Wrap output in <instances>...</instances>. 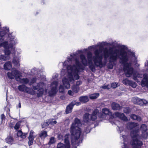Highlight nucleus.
<instances>
[{
  "label": "nucleus",
  "instance_id": "obj_1",
  "mask_svg": "<svg viewBox=\"0 0 148 148\" xmlns=\"http://www.w3.org/2000/svg\"><path fill=\"white\" fill-rule=\"evenodd\" d=\"M102 42L97 45H95L88 47L89 49H95L97 47H99V49H97L94 51L95 56H92V53L90 51H88L87 53V58L88 62L84 55L81 54L80 58L82 64L84 66H86L88 63L89 67L92 72H95V66L101 68L105 66L107 63V58H109V64L108 68L112 69L113 68L114 65L117 61L118 59H120L121 63L124 64V70L126 76L130 77L133 75V79L137 81V77H139V75H137L136 72L134 71L133 67H131V64L127 63L131 57L135 56L134 53L131 51H127L128 48L125 45H121L118 49H114L110 47L108 49L105 48L103 51L104 61L103 62V58L99 54L102 51L103 46L102 44H103Z\"/></svg>",
  "mask_w": 148,
  "mask_h": 148
},
{
  "label": "nucleus",
  "instance_id": "obj_2",
  "mask_svg": "<svg viewBox=\"0 0 148 148\" xmlns=\"http://www.w3.org/2000/svg\"><path fill=\"white\" fill-rule=\"evenodd\" d=\"M88 50V49H85L83 50H78L75 53H71L70 56L68 57L67 60L63 63L64 66H67V77H64L62 80L63 85L66 89H69L70 88L69 82L73 84L74 82V79H79V75L83 71V68L79 59L77 58L78 54L83 53Z\"/></svg>",
  "mask_w": 148,
  "mask_h": 148
},
{
  "label": "nucleus",
  "instance_id": "obj_3",
  "mask_svg": "<svg viewBox=\"0 0 148 148\" xmlns=\"http://www.w3.org/2000/svg\"><path fill=\"white\" fill-rule=\"evenodd\" d=\"M81 125L80 120L76 118L74 119V122L71 125L70 132L71 134V142L73 145H78L83 139L81 134V129L79 127Z\"/></svg>",
  "mask_w": 148,
  "mask_h": 148
},
{
  "label": "nucleus",
  "instance_id": "obj_4",
  "mask_svg": "<svg viewBox=\"0 0 148 148\" xmlns=\"http://www.w3.org/2000/svg\"><path fill=\"white\" fill-rule=\"evenodd\" d=\"M6 40L3 42V39H0V47H3L4 48V53L6 55L10 54L11 51H12L14 54H16L15 48L14 46L17 43L18 41L15 37L10 34Z\"/></svg>",
  "mask_w": 148,
  "mask_h": 148
},
{
  "label": "nucleus",
  "instance_id": "obj_5",
  "mask_svg": "<svg viewBox=\"0 0 148 148\" xmlns=\"http://www.w3.org/2000/svg\"><path fill=\"white\" fill-rule=\"evenodd\" d=\"M30 86L32 85L34 90H37L36 94L38 97H40L47 92V90L45 89L46 84L42 81H39L36 78H32L29 83Z\"/></svg>",
  "mask_w": 148,
  "mask_h": 148
},
{
  "label": "nucleus",
  "instance_id": "obj_6",
  "mask_svg": "<svg viewBox=\"0 0 148 148\" xmlns=\"http://www.w3.org/2000/svg\"><path fill=\"white\" fill-rule=\"evenodd\" d=\"M7 75L8 77L11 79L15 78L17 81L21 83L27 84L29 82V80L28 78L21 79V77L22 76L21 73L15 68H13L11 72H8Z\"/></svg>",
  "mask_w": 148,
  "mask_h": 148
},
{
  "label": "nucleus",
  "instance_id": "obj_7",
  "mask_svg": "<svg viewBox=\"0 0 148 148\" xmlns=\"http://www.w3.org/2000/svg\"><path fill=\"white\" fill-rule=\"evenodd\" d=\"M102 112L103 113L106 115H108L111 116L110 119V121L111 119H114L115 117H118L119 119L124 121H127L128 119L125 115L122 113L118 112H115L112 116L111 112L108 108H104L102 110Z\"/></svg>",
  "mask_w": 148,
  "mask_h": 148
},
{
  "label": "nucleus",
  "instance_id": "obj_8",
  "mask_svg": "<svg viewBox=\"0 0 148 148\" xmlns=\"http://www.w3.org/2000/svg\"><path fill=\"white\" fill-rule=\"evenodd\" d=\"M58 77V74H54L52 76V80L54 81L51 84V90L48 92L49 95L50 96H54L57 92V88L58 84L57 81Z\"/></svg>",
  "mask_w": 148,
  "mask_h": 148
},
{
  "label": "nucleus",
  "instance_id": "obj_9",
  "mask_svg": "<svg viewBox=\"0 0 148 148\" xmlns=\"http://www.w3.org/2000/svg\"><path fill=\"white\" fill-rule=\"evenodd\" d=\"M18 89L20 91L26 92L32 95H35L36 93L34 90L30 89L24 84L19 85L18 86Z\"/></svg>",
  "mask_w": 148,
  "mask_h": 148
},
{
  "label": "nucleus",
  "instance_id": "obj_10",
  "mask_svg": "<svg viewBox=\"0 0 148 148\" xmlns=\"http://www.w3.org/2000/svg\"><path fill=\"white\" fill-rule=\"evenodd\" d=\"M70 135L69 134L66 135L64 136V142L65 145L61 143H59L57 148H70L69 138Z\"/></svg>",
  "mask_w": 148,
  "mask_h": 148
},
{
  "label": "nucleus",
  "instance_id": "obj_11",
  "mask_svg": "<svg viewBox=\"0 0 148 148\" xmlns=\"http://www.w3.org/2000/svg\"><path fill=\"white\" fill-rule=\"evenodd\" d=\"M10 34H9V29L8 27H3V30L0 32V37L2 38L1 39H2L3 41L4 40H6Z\"/></svg>",
  "mask_w": 148,
  "mask_h": 148
},
{
  "label": "nucleus",
  "instance_id": "obj_12",
  "mask_svg": "<svg viewBox=\"0 0 148 148\" xmlns=\"http://www.w3.org/2000/svg\"><path fill=\"white\" fill-rule=\"evenodd\" d=\"M98 115L99 117L103 118V117L102 115H101V114L99 113V110L97 109H96L93 111L92 114H91L90 116V120L92 121H95L97 119V115Z\"/></svg>",
  "mask_w": 148,
  "mask_h": 148
},
{
  "label": "nucleus",
  "instance_id": "obj_13",
  "mask_svg": "<svg viewBox=\"0 0 148 148\" xmlns=\"http://www.w3.org/2000/svg\"><path fill=\"white\" fill-rule=\"evenodd\" d=\"M36 134L33 130H31L30 131L29 136L28 137V145L29 146L32 145L34 142V139L36 137Z\"/></svg>",
  "mask_w": 148,
  "mask_h": 148
},
{
  "label": "nucleus",
  "instance_id": "obj_14",
  "mask_svg": "<svg viewBox=\"0 0 148 148\" xmlns=\"http://www.w3.org/2000/svg\"><path fill=\"white\" fill-rule=\"evenodd\" d=\"M120 135H122V137L123 139L124 142L122 146L123 148H128L130 144L129 142L128 137L124 135L123 134H121Z\"/></svg>",
  "mask_w": 148,
  "mask_h": 148
},
{
  "label": "nucleus",
  "instance_id": "obj_15",
  "mask_svg": "<svg viewBox=\"0 0 148 148\" xmlns=\"http://www.w3.org/2000/svg\"><path fill=\"white\" fill-rule=\"evenodd\" d=\"M143 78L141 81V84L143 87H148V74H145L143 75Z\"/></svg>",
  "mask_w": 148,
  "mask_h": 148
},
{
  "label": "nucleus",
  "instance_id": "obj_16",
  "mask_svg": "<svg viewBox=\"0 0 148 148\" xmlns=\"http://www.w3.org/2000/svg\"><path fill=\"white\" fill-rule=\"evenodd\" d=\"M5 142L10 145H12L14 143V140L12 136L11 135L7 136L5 139Z\"/></svg>",
  "mask_w": 148,
  "mask_h": 148
},
{
  "label": "nucleus",
  "instance_id": "obj_17",
  "mask_svg": "<svg viewBox=\"0 0 148 148\" xmlns=\"http://www.w3.org/2000/svg\"><path fill=\"white\" fill-rule=\"evenodd\" d=\"M138 125V123L130 122L127 123L126 127L128 129H132L136 127Z\"/></svg>",
  "mask_w": 148,
  "mask_h": 148
},
{
  "label": "nucleus",
  "instance_id": "obj_18",
  "mask_svg": "<svg viewBox=\"0 0 148 148\" xmlns=\"http://www.w3.org/2000/svg\"><path fill=\"white\" fill-rule=\"evenodd\" d=\"M4 68L5 70H8L11 69L12 67V64L11 62L8 61L6 62L4 65Z\"/></svg>",
  "mask_w": 148,
  "mask_h": 148
},
{
  "label": "nucleus",
  "instance_id": "obj_19",
  "mask_svg": "<svg viewBox=\"0 0 148 148\" xmlns=\"http://www.w3.org/2000/svg\"><path fill=\"white\" fill-rule=\"evenodd\" d=\"M27 133H23L21 131H18L17 133V136L22 139H24L26 137Z\"/></svg>",
  "mask_w": 148,
  "mask_h": 148
},
{
  "label": "nucleus",
  "instance_id": "obj_20",
  "mask_svg": "<svg viewBox=\"0 0 148 148\" xmlns=\"http://www.w3.org/2000/svg\"><path fill=\"white\" fill-rule=\"evenodd\" d=\"M73 106L74 104H73V103H71L69 105H68L66 108V113L68 114L71 113L72 112V110Z\"/></svg>",
  "mask_w": 148,
  "mask_h": 148
},
{
  "label": "nucleus",
  "instance_id": "obj_21",
  "mask_svg": "<svg viewBox=\"0 0 148 148\" xmlns=\"http://www.w3.org/2000/svg\"><path fill=\"white\" fill-rule=\"evenodd\" d=\"M111 106L112 109L114 110H118L121 108V106L119 105L114 102L112 104Z\"/></svg>",
  "mask_w": 148,
  "mask_h": 148
},
{
  "label": "nucleus",
  "instance_id": "obj_22",
  "mask_svg": "<svg viewBox=\"0 0 148 148\" xmlns=\"http://www.w3.org/2000/svg\"><path fill=\"white\" fill-rule=\"evenodd\" d=\"M6 56L1 55L0 56V60L1 61H5L9 60L10 58L9 55H7L5 54Z\"/></svg>",
  "mask_w": 148,
  "mask_h": 148
},
{
  "label": "nucleus",
  "instance_id": "obj_23",
  "mask_svg": "<svg viewBox=\"0 0 148 148\" xmlns=\"http://www.w3.org/2000/svg\"><path fill=\"white\" fill-rule=\"evenodd\" d=\"M79 100L80 102L84 103L87 102L89 100L87 96L80 97L79 98Z\"/></svg>",
  "mask_w": 148,
  "mask_h": 148
},
{
  "label": "nucleus",
  "instance_id": "obj_24",
  "mask_svg": "<svg viewBox=\"0 0 148 148\" xmlns=\"http://www.w3.org/2000/svg\"><path fill=\"white\" fill-rule=\"evenodd\" d=\"M90 114L88 113H85L84 115V121L85 122L87 123L90 120V118H89Z\"/></svg>",
  "mask_w": 148,
  "mask_h": 148
},
{
  "label": "nucleus",
  "instance_id": "obj_25",
  "mask_svg": "<svg viewBox=\"0 0 148 148\" xmlns=\"http://www.w3.org/2000/svg\"><path fill=\"white\" fill-rule=\"evenodd\" d=\"M130 117L133 120H136L138 121L141 120V118L139 116H138L134 114H132L130 116Z\"/></svg>",
  "mask_w": 148,
  "mask_h": 148
},
{
  "label": "nucleus",
  "instance_id": "obj_26",
  "mask_svg": "<svg viewBox=\"0 0 148 148\" xmlns=\"http://www.w3.org/2000/svg\"><path fill=\"white\" fill-rule=\"evenodd\" d=\"M71 89L74 92L77 93L79 90V88L75 84L73 85L71 87Z\"/></svg>",
  "mask_w": 148,
  "mask_h": 148
},
{
  "label": "nucleus",
  "instance_id": "obj_27",
  "mask_svg": "<svg viewBox=\"0 0 148 148\" xmlns=\"http://www.w3.org/2000/svg\"><path fill=\"white\" fill-rule=\"evenodd\" d=\"M20 59L19 58H14L13 61L12 62L16 66H19V62Z\"/></svg>",
  "mask_w": 148,
  "mask_h": 148
},
{
  "label": "nucleus",
  "instance_id": "obj_28",
  "mask_svg": "<svg viewBox=\"0 0 148 148\" xmlns=\"http://www.w3.org/2000/svg\"><path fill=\"white\" fill-rule=\"evenodd\" d=\"M47 132L46 131H42L40 134V137L41 138H45L47 136Z\"/></svg>",
  "mask_w": 148,
  "mask_h": 148
},
{
  "label": "nucleus",
  "instance_id": "obj_29",
  "mask_svg": "<svg viewBox=\"0 0 148 148\" xmlns=\"http://www.w3.org/2000/svg\"><path fill=\"white\" fill-rule=\"evenodd\" d=\"M99 96L98 93H95L91 94L90 95V98L91 99H94L97 98Z\"/></svg>",
  "mask_w": 148,
  "mask_h": 148
},
{
  "label": "nucleus",
  "instance_id": "obj_30",
  "mask_svg": "<svg viewBox=\"0 0 148 148\" xmlns=\"http://www.w3.org/2000/svg\"><path fill=\"white\" fill-rule=\"evenodd\" d=\"M56 142V140L54 137H51L49 139V141L48 143L49 145L54 143Z\"/></svg>",
  "mask_w": 148,
  "mask_h": 148
},
{
  "label": "nucleus",
  "instance_id": "obj_31",
  "mask_svg": "<svg viewBox=\"0 0 148 148\" xmlns=\"http://www.w3.org/2000/svg\"><path fill=\"white\" fill-rule=\"evenodd\" d=\"M130 80H128L126 78L124 79L123 81V83L125 85H129L131 82Z\"/></svg>",
  "mask_w": 148,
  "mask_h": 148
},
{
  "label": "nucleus",
  "instance_id": "obj_32",
  "mask_svg": "<svg viewBox=\"0 0 148 148\" xmlns=\"http://www.w3.org/2000/svg\"><path fill=\"white\" fill-rule=\"evenodd\" d=\"M50 124L49 120L45 122L42 125V127L43 128H47L49 125Z\"/></svg>",
  "mask_w": 148,
  "mask_h": 148
},
{
  "label": "nucleus",
  "instance_id": "obj_33",
  "mask_svg": "<svg viewBox=\"0 0 148 148\" xmlns=\"http://www.w3.org/2000/svg\"><path fill=\"white\" fill-rule=\"evenodd\" d=\"M123 111L125 113H128L131 112V110L128 107H127L124 108Z\"/></svg>",
  "mask_w": 148,
  "mask_h": 148
},
{
  "label": "nucleus",
  "instance_id": "obj_34",
  "mask_svg": "<svg viewBox=\"0 0 148 148\" xmlns=\"http://www.w3.org/2000/svg\"><path fill=\"white\" fill-rule=\"evenodd\" d=\"M131 82L130 83L129 86H131L133 88L136 87L137 86L136 83L135 82L132 81H131Z\"/></svg>",
  "mask_w": 148,
  "mask_h": 148
},
{
  "label": "nucleus",
  "instance_id": "obj_35",
  "mask_svg": "<svg viewBox=\"0 0 148 148\" xmlns=\"http://www.w3.org/2000/svg\"><path fill=\"white\" fill-rule=\"evenodd\" d=\"M143 99H138V103L137 104L141 106H143Z\"/></svg>",
  "mask_w": 148,
  "mask_h": 148
},
{
  "label": "nucleus",
  "instance_id": "obj_36",
  "mask_svg": "<svg viewBox=\"0 0 148 148\" xmlns=\"http://www.w3.org/2000/svg\"><path fill=\"white\" fill-rule=\"evenodd\" d=\"M31 74L32 75H34L37 73V69L36 68H34L32 69L31 71Z\"/></svg>",
  "mask_w": 148,
  "mask_h": 148
},
{
  "label": "nucleus",
  "instance_id": "obj_37",
  "mask_svg": "<svg viewBox=\"0 0 148 148\" xmlns=\"http://www.w3.org/2000/svg\"><path fill=\"white\" fill-rule=\"evenodd\" d=\"M20 124L19 122H17L16 123L15 126L14 127V129L16 130H17L20 127Z\"/></svg>",
  "mask_w": 148,
  "mask_h": 148
},
{
  "label": "nucleus",
  "instance_id": "obj_38",
  "mask_svg": "<svg viewBox=\"0 0 148 148\" xmlns=\"http://www.w3.org/2000/svg\"><path fill=\"white\" fill-rule=\"evenodd\" d=\"M59 91L60 92H63L64 91V89L63 86L60 85L59 87Z\"/></svg>",
  "mask_w": 148,
  "mask_h": 148
},
{
  "label": "nucleus",
  "instance_id": "obj_39",
  "mask_svg": "<svg viewBox=\"0 0 148 148\" xmlns=\"http://www.w3.org/2000/svg\"><path fill=\"white\" fill-rule=\"evenodd\" d=\"M138 98H136L135 97L133 98L132 99V101L135 104H137L138 103Z\"/></svg>",
  "mask_w": 148,
  "mask_h": 148
},
{
  "label": "nucleus",
  "instance_id": "obj_40",
  "mask_svg": "<svg viewBox=\"0 0 148 148\" xmlns=\"http://www.w3.org/2000/svg\"><path fill=\"white\" fill-rule=\"evenodd\" d=\"M74 92L71 90H70L68 91V94L70 96H72L74 95Z\"/></svg>",
  "mask_w": 148,
  "mask_h": 148
},
{
  "label": "nucleus",
  "instance_id": "obj_41",
  "mask_svg": "<svg viewBox=\"0 0 148 148\" xmlns=\"http://www.w3.org/2000/svg\"><path fill=\"white\" fill-rule=\"evenodd\" d=\"M117 85V83H116L115 82H113L111 84V87L113 88H115L118 86Z\"/></svg>",
  "mask_w": 148,
  "mask_h": 148
},
{
  "label": "nucleus",
  "instance_id": "obj_42",
  "mask_svg": "<svg viewBox=\"0 0 148 148\" xmlns=\"http://www.w3.org/2000/svg\"><path fill=\"white\" fill-rule=\"evenodd\" d=\"M15 123L14 122H12V121H11L9 124L10 127L11 128H13L14 127Z\"/></svg>",
  "mask_w": 148,
  "mask_h": 148
},
{
  "label": "nucleus",
  "instance_id": "obj_43",
  "mask_svg": "<svg viewBox=\"0 0 148 148\" xmlns=\"http://www.w3.org/2000/svg\"><path fill=\"white\" fill-rule=\"evenodd\" d=\"M49 120L50 124H51L52 125L56 124L57 123V122L56 121H53V120Z\"/></svg>",
  "mask_w": 148,
  "mask_h": 148
},
{
  "label": "nucleus",
  "instance_id": "obj_44",
  "mask_svg": "<svg viewBox=\"0 0 148 148\" xmlns=\"http://www.w3.org/2000/svg\"><path fill=\"white\" fill-rule=\"evenodd\" d=\"M118 130L119 132V133H121L123 131V127H119L118 126Z\"/></svg>",
  "mask_w": 148,
  "mask_h": 148
},
{
  "label": "nucleus",
  "instance_id": "obj_45",
  "mask_svg": "<svg viewBox=\"0 0 148 148\" xmlns=\"http://www.w3.org/2000/svg\"><path fill=\"white\" fill-rule=\"evenodd\" d=\"M71 103H73V104L74 105H76V106H79L81 105V103L80 102H76L75 101L72 102Z\"/></svg>",
  "mask_w": 148,
  "mask_h": 148
},
{
  "label": "nucleus",
  "instance_id": "obj_46",
  "mask_svg": "<svg viewBox=\"0 0 148 148\" xmlns=\"http://www.w3.org/2000/svg\"><path fill=\"white\" fill-rule=\"evenodd\" d=\"M82 84V82L81 81H77L76 84V86H78Z\"/></svg>",
  "mask_w": 148,
  "mask_h": 148
},
{
  "label": "nucleus",
  "instance_id": "obj_47",
  "mask_svg": "<svg viewBox=\"0 0 148 148\" xmlns=\"http://www.w3.org/2000/svg\"><path fill=\"white\" fill-rule=\"evenodd\" d=\"M110 86L109 85H105L102 86V87L104 89H109L110 88Z\"/></svg>",
  "mask_w": 148,
  "mask_h": 148
},
{
  "label": "nucleus",
  "instance_id": "obj_48",
  "mask_svg": "<svg viewBox=\"0 0 148 148\" xmlns=\"http://www.w3.org/2000/svg\"><path fill=\"white\" fill-rule=\"evenodd\" d=\"M58 138L60 140H62L63 138V135L61 134H59L58 135Z\"/></svg>",
  "mask_w": 148,
  "mask_h": 148
},
{
  "label": "nucleus",
  "instance_id": "obj_49",
  "mask_svg": "<svg viewBox=\"0 0 148 148\" xmlns=\"http://www.w3.org/2000/svg\"><path fill=\"white\" fill-rule=\"evenodd\" d=\"M143 106L144 105H145L146 104H148V101H147L146 100H145V99H143Z\"/></svg>",
  "mask_w": 148,
  "mask_h": 148
},
{
  "label": "nucleus",
  "instance_id": "obj_50",
  "mask_svg": "<svg viewBox=\"0 0 148 148\" xmlns=\"http://www.w3.org/2000/svg\"><path fill=\"white\" fill-rule=\"evenodd\" d=\"M145 67L147 70H148V61H147L145 64Z\"/></svg>",
  "mask_w": 148,
  "mask_h": 148
},
{
  "label": "nucleus",
  "instance_id": "obj_51",
  "mask_svg": "<svg viewBox=\"0 0 148 148\" xmlns=\"http://www.w3.org/2000/svg\"><path fill=\"white\" fill-rule=\"evenodd\" d=\"M90 132V131L89 130V128H88H88H86V129L85 131V132L86 134H87L89 132Z\"/></svg>",
  "mask_w": 148,
  "mask_h": 148
},
{
  "label": "nucleus",
  "instance_id": "obj_52",
  "mask_svg": "<svg viewBox=\"0 0 148 148\" xmlns=\"http://www.w3.org/2000/svg\"><path fill=\"white\" fill-rule=\"evenodd\" d=\"M65 72V70L64 69H62L61 72V74L62 75H64L65 74L64 72Z\"/></svg>",
  "mask_w": 148,
  "mask_h": 148
},
{
  "label": "nucleus",
  "instance_id": "obj_53",
  "mask_svg": "<svg viewBox=\"0 0 148 148\" xmlns=\"http://www.w3.org/2000/svg\"><path fill=\"white\" fill-rule=\"evenodd\" d=\"M1 118L2 120H3L5 119V116L3 114H1Z\"/></svg>",
  "mask_w": 148,
  "mask_h": 148
},
{
  "label": "nucleus",
  "instance_id": "obj_54",
  "mask_svg": "<svg viewBox=\"0 0 148 148\" xmlns=\"http://www.w3.org/2000/svg\"><path fill=\"white\" fill-rule=\"evenodd\" d=\"M18 106L19 107V108H21V103L20 102H19V104H18Z\"/></svg>",
  "mask_w": 148,
  "mask_h": 148
},
{
  "label": "nucleus",
  "instance_id": "obj_55",
  "mask_svg": "<svg viewBox=\"0 0 148 148\" xmlns=\"http://www.w3.org/2000/svg\"><path fill=\"white\" fill-rule=\"evenodd\" d=\"M111 122V123L112 124H115V123L114 122H112L111 121H110Z\"/></svg>",
  "mask_w": 148,
  "mask_h": 148
},
{
  "label": "nucleus",
  "instance_id": "obj_56",
  "mask_svg": "<svg viewBox=\"0 0 148 148\" xmlns=\"http://www.w3.org/2000/svg\"><path fill=\"white\" fill-rule=\"evenodd\" d=\"M1 22H0V29H1Z\"/></svg>",
  "mask_w": 148,
  "mask_h": 148
},
{
  "label": "nucleus",
  "instance_id": "obj_57",
  "mask_svg": "<svg viewBox=\"0 0 148 148\" xmlns=\"http://www.w3.org/2000/svg\"><path fill=\"white\" fill-rule=\"evenodd\" d=\"M5 148H6V146H5Z\"/></svg>",
  "mask_w": 148,
  "mask_h": 148
}]
</instances>
